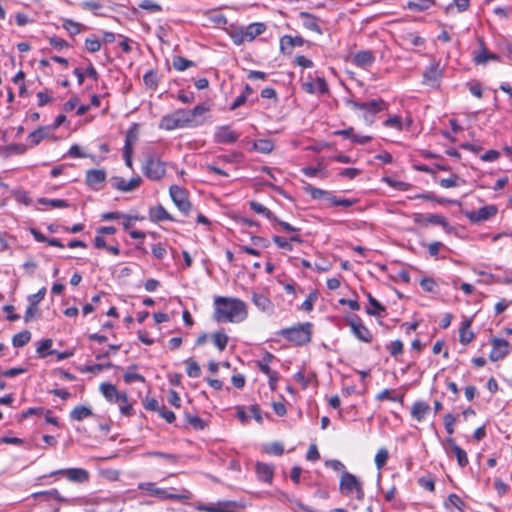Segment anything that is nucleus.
Returning a JSON list of instances; mask_svg holds the SVG:
<instances>
[{
	"label": "nucleus",
	"mask_w": 512,
	"mask_h": 512,
	"mask_svg": "<svg viewBox=\"0 0 512 512\" xmlns=\"http://www.w3.org/2000/svg\"><path fill=\"white\" fill-rule=\"evenodd\" d=\"M214 319L218 322L238 323L246 319V304L237 298L218 296L214 299Z\"/></svg>",
	"instance_id": "1"
},
{
	"label": "nucleus",
	"mask_w": 512,
	"mask_h": 512,
	"mask_svg": "<svg viewBox=\"0 0 512 512\" xmlns=\"http://www.w3.org/2000/svg\"><path fill=\"white\" fill-rule=\"evenodd\" d=\"M339 490L344 496H352L358 500L364 498V488L362 481L354 474L343 471L340 477Z\"/></svg>",
	"instance_id": "2"
},
{
	"label": "nucleus",
	"mask_w": 512,
	"mask_h": 512,
	"mask_svg": "<svg viewBox=\"0 0 512 512\" xmlns=\"http://www.w3.org/2000/svg\"><path fill=\"white\" fill-rule=\"evenodd\" d=\"M279 334L296 345H304L310 342L312 324L303 323L294 327L282 329Z\"/></svg>",
	"instance_id": "3"
},
{
	"label": "nucleus",
	"mask_w": 512,
	"mask_h": 512,
	"mask_svg": "<svg viewBox=\"0 0 512 512\" xmlns=\"http://www.w3.org/2000/svg\"><path fill=\"white\" fill-rule=\"evenodd\" d=\"M189 126V118L185 109H178L169 115L163 116L159 123L160 129L167 131Z\"/></svg>",
	"instance_id": "4"
},
{
	"label": "nucleus",
	"mask_w": 512,
	"mask_h": 512,
	"mask_svg": "<svg viewBox=\"0 0 512 512\" xmlns=\"http://www.w3.org/2000/svg\"><path fill=\"white\" fill-rule=\"evenodd\" d=\"M143 172L151 180H160L165 175V165L156 155H149L143 165Z\"/></svg>",
	"instance_id": "5"
},
{
	"label": "nucleus",
	"mask_w": 512,
	"mask_h": 512,
	"mask_svg": "<svg viewBox=\"0 0 512 512\" xmlns=\"http://www.w3.org/2000/svg\"><path fill=\"white\" fill-rule=\"evenodd\" d=\"M170 197L176 207L185 215L191 210V203L188 199V192L177 185H172L169 189Z\"/></svg>",
	"instance_id": "6"
},
{
	"label": "nucleus",
	"mask_w": 512,
	"mask_h": 512,
	"mask_svg": "<svg viewBox=\"0 0 512 512\" xmlns=\"http://www.w3.org/2000/svg\"><path fill=\"white\" fill-rule=\"evenodd\" d=\"M413 220L415 223L421 225H426L429 223L441 225L447 233L452 231V227L449 225L446 218L442 215L415 213L413 215Z\"/></svg>",
	"instance_id": "7"
},
{
	"label": "nucleus",
	"mask_w": 512,
	"mask_h": 512,
	"mask_svg": "<svg viewBox=\"0 0 512 512\" xmlns=\"http://www.w3.org/2000/svg\"><path fill=\"white\" fill-rule=\"evenodd\" d=\"M442 76L443 68L440 66L439 62L434 61L424 71L423 83L431 87H437Z\"/></svg>",
	"instance_id": "8"
},
{
	"label": "nucleus",
	"mask_w": 512,
	"mask_h": 512,
	"mask_svg": "<svg viewBox=\"0 0 512 512\" xmlns=\"http://www.w3.org/2000/svg\"><path fill=\"white\" fill-rule=\"evenodd\" d=\"M109 182L113 188L121 192H131L140 186L142 179L141 177L136 176L130 180H126L123 177L114 176L110 178Z\"/></svg>",
	"instance_id": "9"
},
{
	"label": "nucleus",
	"mask_w": 512,
	"mask_h": 512,
	"mask_svg": "<svg viewBox=\"0 0 512 512\" xmlns=\"http://www.w3.org/2000/svg\"><path fill=\"white\" fill-rule=\"evenodd\" d=\"M492 350L489 358L491 361L496 362L503 359L509 353L508 341L500 338L493 337L491 340Z\"/></svg>",
	"instance_id": "10"
},
{
	"label": "nucleus",
	"mask_w": 512,
	"mask_h": 512,
	"mask_svg": "<svg viewBox=\"0 0 512 512\" xmlns=\"http://www.w3.org/2000/svg\"><path fill=\"white\" fill-rule=\"evenodd\" d=\"M347 103L354 109L366 110L372 114L382 111L385 105L382 99H374L368 102H358L353 99H349L347 100Z\"/></svg>",
	"instance_id": "11"
},
{
	"label": "nucleus",
	"mask_w": 512,
	"mask_h": 512,
	"mask_svg": "<svg viewBox=\"0 0 512 512\" xmlns=\"http://www.w3.org/2000/svg\"><path fill=\"white\" fill-rule=\"evenodd\" d=\"M239 138V134L232 131L229 126H219L216 128L214 140L219 144H232Z\"/></svg>",
	"instance_id": "12"
},
{
	"label": "nucleus",
	"mask_w": 512,
	"mask_h": 512,
	"mask_svg": "<svg viewBox=\"0 0 512 512\" xmlns=\"http://www.w3.org/2000/svg\"><path fill=\"white\" fill-rule=\"evenodd\" d=\"M497 213V208L494 205H488L481 207L477 211L468 212L466 216L470 219V221L474 223H479L486 221L492 217H494Z\"/></svg>",
	"instance_id": "13"
},
{
	"label": "nucleus",
	"mask_w": 512,
	"mask_h": 512,
	"mask_svg": "<svg viewBox=\"0 0 512 512\" xmlns=\"http://www.w3.org/2000/svg\"><path fill=\"white\" fill-rule=\"evenodd\" d=\"M100 391L103 396L112 403L123 402L126 403V393H121L117 388L110 383H102L100 385Z\"/></svg>",
	"instance_id": "14"
},
{
	"label": "nucleus",
	"mask_w": 512,
	"mask_h": 512,
	"mask_svg": "<svg viewBox=\"0 0 512 512\" xmlns=\"http://www.w3.org/2000/svg\"><path fill=\"white\" fill-rule=\"evenodd\" d=\"M62 474L67 477L68 480L72 482H85L89 478V474L86 470L82 468H69V469H60L52 472L50 475Z\"/></svg>",
	"instance_id": "15"
},
{
	"label": "nucleus",
	"mask_w": 512,
	"mask_h": 512,
	"mask_svg": "<svg viewBox=\"0 0 512 512\" xmlns=\"http://www.w3.org/2000/svg\"><path fill=\"white\" fill-rule=\"evenodd\" d=\"M374 61L375 55L370 50L358 51L351 57L352 64L363 69L370 67Z\"/></svg>",
	"instance_id": "16"
},
{
	"label": "nucleus",
	"mask_w": 512,
	"mask_h": 512,
	"mask_svg": "<svg viewBox=\"0 0 512 512\" xmlns=\"http://www.w3.org/2000/svg\"><path fill=\"white\" fill-rule=\"evenodd\" d=\"M446 451L448 454L453 453L456 456L460 467H465L468 464L467 453L456 444L453 438L446 440Z\"/></svg>",
	"instance_id": "17"
},
{
	"label": "nucleus",
	"mask_w": 512,
	"mask_h": 512,
	"mask_svg": "<svg viewBox=\"0 0 512 512\" xmlns=\"http://www.w3.org/2000/svg\"><path fill=\"white\" fill-rule=\"evenodd\" d=\"M303 44L304 39L300 36L284 35L280 39V50L283 54L291 55L295 47H301Z\"/></svg>",
	"instance_id": "18"
},
{
	"label": "nucleus",
	"mask_w": 512,
	"mask_h": 512,
	"mask_svg": "<svg viewBox=\"0 0 512 512\" xmlns=\"http://www.w3.org/2000/svg\"><path fill=\"white\" fill-rule=\"evenodd\" d=\"M141 490L148 492L150 495L157 496L161 499H181L178 494L168 493L166 490L158 488L154 483L147 482L139 485Z\"/></svg>",
	"instance_id": "19"
},
{
	"label": "nucleus",
	"mask_w": 512,
	"mask_h": 512,
	"mask_svg": "<svg viewBox=\"0 0 512 512\" xmlns=\"http://www.w3.org/2000/svg\"><path fill=\"white\" fill-rule=\"evenodd\" d=\"M349 325L351 327L352 333L359 340L369 343L372 341L371 332L363 325V323L359 319H351L349 321Z\"/></svg>",
	"instance_id": "20"
},
{
	"label": "nucleus",
	"mask_w": 512,
	"mask_h": 512,
	"mask_svg": "<svg viewBox=\"0 0 512 512\" xmlns=\"http://www.w3.org/2000/svg\"><path fill=\"white\" fill-rule=\"evenodd\" d=\"M303 89L310 94L328 92V85L324 78L318 77L316 80L306 81L302 83Z\"/></svg>",
	"instance_id": "21"
},
{
	"label": "nucleus",
	"mask_w": 512,
	"mask_h": 512,
	"mask_svg": "<svg viewBox=\"0 0 512 512\" xmlns=\"http://www.w3.org/2000/svg\"><path fill=\"white\" fill-rule=\"evenodd\" d=\"M480 48L473 53V60L476 64L485 65L489 60H498L499 57L495 53H491L485 47L482 39H479Z\"/></svg>",
	"instance_id": "22"
},
{
	"label": "nucleus",
	"mask_w": 512,
	"mask_h": 512,
	"mask_svg": "<svg viewBox=\"0 0 512 512\" xmlns=\"http://www.w3.org/2000/svg\"><path fill=\"white\" fill-rule=\"evenodd\" d=\"M53 134V128L50 126H42L34 130L28 135V140L31 146L38 145L42 140L50 137Z\"/></svg>",
	"instance_id": "23"
},
{
	"label": "nucleus",
	"mask_w": 512,
	"mask_h": 512,
	"mask_svg": "<svg viewBox=\"0 0 512 512\" xmlns=\"http://www.w3.org/2000/svg\"><path fill=\"white\" fill-rule=\"evenodd\" d=\"M105 179L106 172L102 169H92L86 173V183L94 189H97V185L103 183Z\"/></svg>",
	"instance_id": "24"
},
{
	"label": "nucleus",
	"mask_w": 512,
	"mask_h": 512,
	"mask_svg": "<svg viewBox=\"0 0 512 512\" xmlns=\"http://www.w3.org/2000/svg\"><path fill=\"white\" fill-rule=\"evenodd\" d=\"M149 219L152 222H160V221H173L174 218L168 213V211L162 206L157 205L154 207H151L149 209Z\"/></svg>",
	"instance_id": "25"
},
{
	"label": "nucleus",
	"mask_w": 512,
	"mask_h": 512,
	"mask_svg": "<svg viewBox=\"0 0 512 512\" xmlns=\"http://www.w3.org/2000/svg\"><path fill=\"white\" fill-rule=\"evenodd\" d=\"M243 28L245 31L244 36L247 42L253 41L257 36L261 35L266 30L265 24L260 22L251 23Z\"/></svg>",
	"instance_id": "26"
},
{
	"label": "nucleus",
	"mask_w": 512,
	"mask_h": 512,
	"mask_svg": "<svg viewBox=\"0 0 512 512\" xmlns=\"http://www.w3.org/2000/svg\"><path fill=\"white\" fill-rule=\"evenodd\" d=\"M33 496L35 498L41 497L46 501L53 499V500H57L61 503H68V504L73 503L72 499H67V498L62 497L57 489H51V490H47V491L37 492V493H34Z\"/></svg>",
	"instance_id": "27"
},
{
	"label": "nucleus",
	"mask_w": 512,
	"mask_h": 512,
	"mask_svg": "<svg viewBox=\"0 0 512 512\" xmlns=\"http://www.w3.org/2000/svg\"><path fill=\"white\" fill-rule=\"evenodd\" d=\"M299 17L301 18L302 24L306 29L314 31L318 34H322V30L318 25L317 18L315 16L306 12H301Z\"/></svg>",
	"instance_id": "28"
},
{
	"label": "nucleus",
	"mask_w": 512,
	"mask_h": 512,
	"mask_svg": "<svg viewBox=\"0 0 512 512\" xmlns=\"http://www.w3.org/2000/svg\"><path fill=\"white\" fill-rule=\"evenodd\" d=\"M430 407L427 403L423 401L415 402L411 409V415L413 418L418 420L419 422L422 421L426 414L429 412Z\"/></svg>",
	"instance_id": "29"
},
{
	"label": "nucleus",
	"mask_w": 512,
	"mask_h": 512,
	"mask_svg": "<svg viewBox=\"0 0 512 512\" xmlns=\"http://www.w3.org/2000/svg\"><path fill=\"white\" fill-rule=\"evenodd\" d=\"M256 473H257L258 478L261 481H264L267 483H270L272 481L273 468L270 465L264 464V463H257L256 464Z\"/></svg>",
	"instance_id": "30"
},
{
	"label": "nucleus",
	"mask_w": 512,
	"mask_h": 512,
	"mask_svg": "<svg viewBox=\"0 0 512 512\" xmlns=\"http://www.w3.org/2000/svg\"><path fill=\"white\" fill-rule=\"evenodd\" d=\"M92 410L86 406H76L70 413V417L76 421H82L92 415Z\"/></svg>",
	"instance_id": "31"
},
{
	"label": "nucleus",
	"mask_w": 512,
	"mask_h": 512,
	"mask_svg": "<svg viewBox=\"0 0 512 512\" xmlns=\"http://www.w3.org/2000/svg\"><path fill=\"white\" fill-rule=\"evenodd\" d=\"M209 110V107L205 104H198L192 110H186V114H188L190 126H193L196 123V117L203 115Z\"/></svg>",
	"instance_id": "32"
},
{
	"label": "nucleus",
	"mask_w": 512,
	"mask_h": 512,
	"mask_svg": "<svg viewBox=\"0 0 512 512\" xmlns=\"http://www.w3.org/2000/svg\"><path fill=\"white\" fill-rule=\"evenodd\" d=\"M252 301L262 311H269L272 307L269 298L263 294L253 293Z\"/></svg>",
	"instance_id": "33"
},
{
	"label": "nucleus",
	"mask_w": 512,
	"mask_h": 512,
	"mask_svg": "<svg viewBox=\"0 0 512 512\" xmlns=\"http://www.w3.org/2000/svg\"><path fill=\"white\" fill-rule=\"evenodd\" d=\"M434 4L433 0H413L407 3V8L412 11H425Z\"/></svg>",
	"instance_id": "34"
},
{
	"label": "nucleus",
	"mask_w": 512,
	"mask_h": 512,
	"mask_svg": "<svg viewBox=\"0 0 512 512\" xmlns=\"http://www.w3.org/2000/svg\"><path fill=\"white\" fill-rule=\"evenodd\" d=\"M304 191L315 200H319V199L325 200L326 196H329V191L322 190L320 188H316V187L312 186L311 184L305 185Z\"/></svg>",
	"instance_id": "35"
},
{
	"label": "nucleus",
	"mask_w": 512,
	"mask_h": 512,
	"mask_svg": "<svg viewBox=\"0 0 512 512\" xmlns=\"http://www.w3.org/2000/svg\"><path fill=\"white\" fill-rule=\"evenodd\" d=\"M250 208L257 214L265 216L269 220H276L272 212L259 202L251 201L249 203Z\"/></svg>",
	"instance_id": "36"
},
{
	"label": "nucleus",
	"mask_w": 512,
	"mask_h": 512,
	"mask_svg": "<svg viewBox=\"0 0 512 512\" xmlns=\"http://www.w3.org/2000/svg\"><path fill=\"white\" fill-rule=\"evenodd\" d=\"M63 28L69 33L71 36H75L84 29V26L78 22H75L70 19H66L63 22Z\"/></svg>",
	"instance_id": "37"
},
{
	"label": "nucleus",
	"mask_w": 512,
	"mask_h": 512,
	"mask_svg": "<svg viewBox=\"0 0 512 512\" xmlns=\"http://www.w3.org/2000/svg\"><path fill=\"white\" fill-rule=\"evenodd\" d=\"M31 339V333L27 330L19 332L13 336L12 344L14 347H23Z\"/></svg>",
	"instance_id": "38"
},
{
	"label": "nucleus",
	"mask_w": 512,
	"mask_h": 512,
	"mask_svg": "<svg viewBox=\"0 0 512 512\" xmlns=\"http://www.w3.org/2000/svg\"><path fill=\"white\" fill-rule=\"evenodd\" d=\"M274 148V144L271 140L260 139L254 143V149L260 153L268 154Z\"/></svg>",
	"instance_id": "39"
},
{
	"label": "nucleus",
	"mask_w": 512,
	"mask_h": 512,
	"mask_svg": "<svg viewBox=\"0 0 512 512\" xmlns=\"http://www.w3.org/2000/svg\"><path fill=\"white\" fill-rule=\"evenodd\" d=\"M274 359V356L269 353V352H266L263 356V358L257 362V365L259 367V369L265 374V375H270L271 373V368L269 366V364L272 362V360Z\"/></svg>",
	"instance_id": "40"
},
{
	"label": "nucleus",
	"mask_w": 512,
	"mask_h": 512,
	"mask_svg": "<svg viewBox=\"0 0 512 512\" xmlns=\"http://www.w3.org/2000/svg\"><path fill=\"white\" fill-rule=\"evenodd\" d=\"M470 321L466 320L460 329V342L462 344H468L472 341L474 334L469 330Z\"/></svg>",
	"instance_id": "41"
},
{
	"label": "nucleus",
	"mask_w": 512,
	"mask_h": 512,
	"mask_svg": "<svg viewBox=\"0 0 512 512\" xmlns=\"http://www.w3.org/2000/svg\"><path fill=\"white\" fill-rule=\"evenodd\" d=\"M214 345L220 350L223 351L228 343V336L223 332H216L212 335Z\"/></svg>",
	"instance_id": "42"
},
{
	"label": "nucleus",
	"mask_w": 512,
	"mask_h": 512,
	"mask_svg": "<svg viewBox=\"0 0 512 512\" xmlns=\"http://www.w3.org/2000/svg\"><path fill=\"white\" fill-rule=\"evenodd\" d=\"M172 64L177 71H184L187 68L194 66V63L192 61L185 59L181 56H175L173 58Z\"/></svg>",
	"instance_id": "43"
},
{
	"label": "nucleus",
	"mask_w": 512,
	"mask_h": 512,
	"mask_svg": "<svg viewBox=\"0 0 512 512\" xmlns=\"http://www.w3.org/2000/svg\"><path fill=\"white\" fill-rule=\"evenodd\" d=\"M368 298L369 304L373 307V309H367V313L370 315L380 316L385 311V307L371 295H369Z\"/></svg>",
	"instance_id": "44"
},
{
	"label": "nucleus",
	"mask_w": 512,
	"mask_h": 512,
	"mask_svg": "<svg viewBox=\"0 0 512 512\" xmlns=\"http://www.w3.org/2000/svg\"><path fill=\"white\" fill-rule=\"evenodd\" d=\"M143 81H144L145 85L148 88L155 90L157 88V85H158L157 73L155 71H153V70L148 71L144 75Z\"/></svg>",
	"instance_id": "45"
},
{
	"label": "nucleus",
	"mask_w": 512,
	"mask_h": 512,
	"mask_svg": "<svg viewBox=\"0 0 512 512\" xmlns=\"http://www.w3.org/2000/svg\"><path fill=\"white\" fill-rule=\"evenodd\" d=\"M388 457H389V453H388L387 449L381 448L377 451V453L375 455V465L379 470L385 466V464L388 460Z\"/></svg>",
	"instance_id": "46"
},
{
	"label": "nucleus",
	"mask_w": 512,
	"mask_h": 512,
	"mask_svg": "<svg viewBox=\"0 0 512 512\" xmlns=\"http://www.w3.org/2000/svg\"><path fill=\"white\" fill-rule=\"evenodd\" d=\"M40 204L43 205H49L52 208H66L69 206L66 200L62 199H47V198H41L38 200Z\"/></svg>",
	"instance_id": "47"
},
{
	"label": "nucleus",
	"mask_w": 512,
	"mask_h": 512,
	"mask_svg": "<svg viewBox=\"0 0 512 512\" xmlns=\"http://www.w3.org/2000/svg\"><path fill=\"white\" fill-rule=\"evenodd\" d=\"M187 365V375L192 378H197L201 374L200 366L193 360L188 359L185 361Z\"/></svg>",
	"instance_id": "48"
},
{
	"label": "nucleus",
	"mask_w": 512,
	"mask_h": 512,
	"mask_svg": "<svg viewBox=\"0 0 512 512\" xmlns=\"http://www.w3.org/2000/svg\"><path fill=\"white\" fill-rule=\"evenodd\" d=\"M85 48L90 53H96L100 50L101 43L97 37H89L85 40Z\"/></svg>",
	"instance_id": "49"
},
{
	"label": "nucleus",
	"mask_w": 512,
	"mask_h": 512,
	"mask_svg": "<svg viewBox=\"0 0 512 512\" xmlns=\"http://www.w3.org/2000/svg\"><path fill=\"white\" fill-rule=\"evenodd\" d=\"M302 172L308 177H317V176H319L321 178L326 177V173L324 172V170L321 166L304 167L302 169Z\"/></svg>",
	"instance_id": "50"
},
{
	"label": "nucleus",
	"mask_w": 512,
	"mask_h": 512,
	"mask_svg": "<svg viewBox=\"0 0 512 512\" xmlns=\"http://www.w3.org/2000/svg\"><path fill=\"white\" fill-rule=\"evenodd\" d=\"M439 184L443 188H452L460 185V178L457 175H452L449 178L441 179Z\"/></svg>",
	"instance_id": "51"
},
{
	"label": "nucleus",
	"mask_w": 512,
	"mask_h": 512,
	"mask_svg": "<svg viewBox=\"0 0 512 512\" xmlns=\"http://www.w3.org/2000/svg\"><path fill=\"white\" fill-rule=\"evenodd\" d=\"M244 34H245V31H244V28L242 27V28L236 29L233 32H231L230 36H231L234 44L241 45L244 42H247Z\"/></svg>",
	"instance_id": "52"
},
{
	"label": "nucleus",
	"mask_w": 512,
	"mask_h": 512,
	"mask_svg": "<svg viewBox=\"0 0 512 512\" xmlns=\"http://www.w3.org/2000/svg\"><path fill=\"white\" fill-rule=\"evenodd\" d=\"M384 182H386L389 186L401 190V191H407L410 187L408 183L402 182V181H396L389 177H385Z\"/></svg>",
	"instance_id": "53"
},
{
	"label": "nucleus",
	"mask_w": 512,
	"mask_h": 512,
	"mask_svg": "<svg viewBox=\"0 0 512 512\" xmlns=\"http://www.w3.org/2000/svg\"><path fill=\"white\" fill-rule=\"evenodd\" d=\"M139 7L144 9V10H148L150 12H159V11H161V6L159 4L153 2L152 0H142L139 3Z\"/></svg>",
	"instance_id": "54"
},
{
	"label": "nucleus",
	"mask_w": 512,
	"mask_h": 512,
	"mask_svg": "<svg viewBox=\"0 0 512 512\" xmlns=\"http://www.w3.org/2000/svg\"><path fill=\"white\" fill-rule=\"evenodd\" d=\"M384 125L390 128H394L398 131H401L402 126V120L399 116H391L389 117L385 122Z\"/></svg>",
	"instance_id": "55"
},
{
	"label": "nucleus",
	"mask_w": 512,
	"mask_h": 512,
	"mask_svg": "<svg viewBox=\"0 0 512 512\" xmlns=\"http://www.w3.org/2000/svg\"><path fill=\"white\" fill-rule=\"evenodd\" d=\"M265 451L269 454L280 456L284 452V448L280 443H271L265 446Z\"/></svg>",
	"instance_id": "56"
},
{
	"label": "nucleus",
	"mask_w": 512,
	"mask_h": 512,
	"mask_svg": "<svg viewBox=\"0 0 512 512\" xmlns=\"http://www.w3.org/2000/svg\"><path fill=\"white\" fill-rule=\"evenodd\" d=\"M456 422V418L452 414H446L444 416V426L449 435H452L454 433V425Z\"/></svg>",
	"instance_id": "57"
},
{
	"label": "nucleus",
	"mask_w": 512,
	"mask_h": 512,
	"mask_svg": "<svg viewBox=\"0 0 512 512\" xmlns=\"http://www.w3.org/2000/svg\"><path fill=\"white\" fill-rule=\"evenodd\" d=\"M187 421L197 430L205 428V422L198 416L187 415Z\"/></svg>",
	"instance_id": "58"
},
{
	"label": "nucleus",
	"mask_w": 512,
	"mask_h": 512,
	"mask_svg": "<svg viewBox=\"0 0 512 512\" xmlns=\"http://www.w3.org/2000/svg\"><path fill=\"white\" fill-rule=\"evenodd\" d=\"M123 379H124L125 383H127V384H130L135 381H140V382L145 381V378L142 375H140L138 373L129 372V371L123 375Z\"/></svg>",
	"instance_id": "59"
},
{
	"label": "nucleus",
	"mask_w": 512,
	"mask_h": 512,
	"mask_svg": "<svg viewBox=\"0 0 512 512\" xmlns=\"http://www.w3.org/2000/svg\"><path fill=\"white\" fill-rule=\"evenodd\" d=\"M388 349L392 356H397L403 351V343L400 340H395L390 343Z\"/></svg>",
	"instance_id": "60"
},
{
	"label": "nucleus",
	"mask_w": 512,
	"mask_h": 512,
	"mask_svg": "<svg viewBox=\"0 0 512 512\" xmlns=\"http://www.w3.org/2000/svg\"><path fill=\"white\" fill-rule=\"evenodd\" d=\"M325 465L332 468L334 471L341 472V474L343 471H346L344 464L336 459L327 460Z\"/></svg>",
	"instance_id": "61"
},
{
	"label": "nucleus",
	"mask_w": 512,
	"mask_h": 512,
	"mask_svg": "<svg viewBox=\"0 0 512 512\" xmlns=\"http://www.w3.org/2000/svg\"><path fill=\"white\" fill-rule=\"evenodd\" d=\"M49 43L52 47L59 50L68 47V43L64 39L59 38L57 36L51 37L49 39Z\"/></svg>",
	"instance_id": "62"
},
{
	"label": "nucleus",
	"mask_w": 512,
	"mask_h": 512,
	"mask_svg": "<svg viewBox=\"0 0 512 512\" xmlns=\"http://www.w3.org/2000/svg\"><path fill=\"white\" fill-rule=\"evenodd\" d=\"M45 295L46 289L42 288L36 294L30 295L28 297L29 303L37 306L38 303L45 297Z\"/></svg>",
	"instance_id": "63"
},
{
	"label": "nucleus",
	"mask_w": 512,
	"mask_h": 512,
	"mask_svg": "<svg viewBox=\"0 0 512 512\" xmlns=\"http://www.w3.org/2000/svg\"><path fill=\"white\" fill-rule=\"evenodd\" d=\"M144 407L150 411H159L162 406L159 405L155 398H146L144 400Z\"/></svg>",
	"instance_id": "64"
}]
</instances>
